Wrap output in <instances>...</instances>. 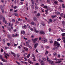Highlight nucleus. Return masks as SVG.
<instances>
[{
    "mask_svg": "<svg viewBox=\"0 0 65 65\" xmlns=\"http://www.w3.org/2000/svg\"><path fill=\"white\" fill-rule=\"evenodd\" d=\"M54 46H55L56 48H57V47H60V43L58 42H57V41H55L54 43V44L53 45Z\"/></svg>",
    "mask_w": 65,
    "mask_h": 65,
    "instance_id": "nucleus-1",
    "label": "nucleus"
},
{
    "mask_svg": "<svg viewBox=\"0 0 65 65\" xmlns=\"http://www.w3.org/2000/svg\"><path fill=\"white\" fill-rule=\"evenodd\" d=\"M39 61L41 63V65H44V62L41 59H39Z\"/></svg>",
    "mask_w": 65,
    "mask_h": 65,
    "instance_id": "nucleus-2",
    "label": "nucleus"
},
{
    "mask_svg": "<svg viewBox=\"0 0 65 65\" xmlns=\"http://www.w3.org/2000/svg\"><path fill=\"white\" fill-rule=\"evenodd\" d=\"M48 62H49V63H50V64L51 65H53V64H54V62L53 61L48 60Z\"/></svg>",
    "mask_w": 65,
    "mask_h": 65,
    "instance_id": "nucleus-3",
    "label": "nucleus"
},
{
    "mask_svg": "<svg viewBox=\"0 0 65 65\" xmlns=\"http://www.w3.org/2000/svg\"><path fill=\"white\" fill-rule=\"evenodd\" d=\"M40 35H44V34H45V33L43 31L41 30L40 31Z\"/></svg>",
    "mask_w": 65,
    "mask_h": 65,
    "instance_id": "nucleus-4",
    "label": "nucleus"
},
{
    "mask_svg": "<svg viewBox=\"0 0 65 65\" xmlns=\"http://www.w3.org/2000/svg\"><path fill=\"white\" fill-rule=\"evenodd\" d=\"M8 26H10L11 28V29H13V27H12V24H11V23H9L8 24Z\"/></svg>",
    "mask_w": 65,
    "mask_h": 65,
    "instance_id": "nucleus-5",
    "label": "nucleus"
},
{
    "mask_svg": "<svg viewBox=\"0 0 65 65\" xmlns=\"http://www.w3.org/2000/svg\"><path fill=\"white\" fill-rule=\"evenodd\" d=\"M34 31L35 32H36V33H38L39 31L38 30H36L37 29L36 28L34 27Z\"/></svg>",
    "mask_w": 65,
    "mask_h": 65,
    "instance_id": "nucleus-6",
    "label": "nucleus"
},
{
    "mask_svg": "<svg viewBox=\"0 0 65 65\" xmlns=\"http://www.w3.org/2000/svg\"><path fill=\"white\" fill-rule=\"evenodd\" d=\"M38 38H35V39H32V40L34 42V43H35L36 41H37V40Z\"/></svg>",
    "mask_w": 65,
    "mask_h": 65,
    "instance_id": "nucleus-7",
    "label": "nucleus"
},
{
    "mask_svg": "<svg viewBox=\"0 0 65 65\" xmlns=\"http://www.w3.org/2000/svg\"><path fill=\"white\" fill-rule=\"evenodd\" d=\"M11 54H12L13 55V56H14V57H15V56H16V54L14 53H13L12 52H11Z\"/></svg>",
    "mask_w": 65,
    "mask_h": 65,
    "instance_id": "nucleus-8",
    "label": "nucleus"
},
{
    "mask_svg": "<svg viewBox=\"0 0 65 65\" xmlns=\"http://www.w3.org/2000/svg\"><path fill=\"white\" fill-rule=\"evenodd\" d=\"M22 28L23 29L25 30V29H26L27 28V26L26 25H24L22 27Z\"/></svg>",
    "mask_w": 65,
    "mask_h": 65,
    "instance_id": "nucleus-9",
    "label": "nucleus"
},
{
    "mask_svg": "<svg viewBox=\"0 0 65 65\" xmlns=\"http://www.w3.org/2000/svg\"><path fill=\"white\" fill-rule=\"evenodd\" d=\"M29 42H29V41H28L26 42V46H28L29 45Z\"/></svg>",
    "mask_w": 65,
    "mask_h": 65,
    "instance_id": "nucleus-10",
    "label": "nucleus"
},
{
    "mask_svg": "<svg viewBox=\"0 0 65 65\" xmlns=\"http://www.w3.org/2000/svg\"><path fill=\"white\" fill-rule=\"evenodd\" d=\"M30 24L31 25H34L35 24V22H31L30 23Z\"/></svg>",
    "mask_w": 65,
    "mask_h": 65,
    "instance_id": "nucleus-11",
    "label": "nucleus"
},
{
    "mask_svg": "<svg viewBox=\"0 0 65 65\" xmlns=\"http://www.w3.org/2000/svg\"><path fill=\"white\" fill-rule=\"evenodd\" d=\"M2 60V61L4 62H7V61L6 60H5L4 59H3Z\"/></svg>",
    "mask_w": 65,
    "mask_h": 65,
    "instance_id": "nucleus-12",
    "label": "nucleus"
},
{
    "mask_svg": "<svg viewBox=\"0 0 65 65\" xmlns=\"http://www.w3.org/2000/svg\"><path fill=\"white\" fill-rule=\"evenodd\" d=\"M60 16L61 17V18H63L64 17V14H63V13H62L60 14Z\"/></svg>",
    "mask_w": 65,
    "mask_h": 65,
    "instance_id": "nucleus-13",
    "label": "nucleus"
},
{
    "mask_svg": "<svg viewBox=\"0 0 65 65\" xmlns=\"http://www.w3.org/2000/svg\"><path fill=\"white\" fill-rule=\"evenodd\" d=\"M24 50H25V51H26V52H28V49L27 48H25V47H24Z\"/></svg>",
    "mask_w": 65,
    "mask_h": 65,
    "instance_id": "nucleus-14",
    "label": "nucleus"
},
{
    "mask_svg": "<svg viewBox=\"0 0 65 65\" xmlns=\"http://www.w3.org/2000/svg\"><path fill=\"white\" fill-rule=\"evenodd\" d=\"M37 45H38V43H36L34 45V47L35 48H36L37 46Z\"/></svg>",
    "mask_w": 65,
    "mask_h": 65,
    "instance_id": "nucleus-15",
    "label": "nucleus"
},
{
    "mask_svg": "<svg viewBox=\"0 0 65 65\" xmlns=\"http://www.w3.org/2000/svg\"><path fill=\"white\" fill-rule=\"evenodd\" d=\"M1 10H3V9H4V7L3 6H1Z\"/></svg>",
    "mask_w": 65,
    "mask_h": 65,
    "instance_id": "nucleus-16",
    "label": "nucleus"
},
{
    "mask_svg": "<svg viewBox=\"0 0 65 65\" xmlns=\"http://www.w3.org/2000/svg\"><path fill=\"white\" fill-rule=\"evenodd\" d=\"M41 25H42V26H44V27H45V24H44V23L43 22H42L41 23Z\"/></svg>",
    "mask_w": 65,
    "mask_h": 65,
    "instance_id": "nucleus-17",
    "label": "nucleus"
},
{
    "mask_svg": "<svg viewBox=\"0 0 65 65\" xmlns=\"http://www.w3.org/2000/svg\"><path fill=\"white\" fill-rule=\"evenodd\" d=\"M35 9L36 11H37L38 10V7L37 6L35 7Z\"/></svg>",
    "mask_w": 65,
    "mask_h": 65,
    "instance_id": "nucleus-18",
    "label": "nucleus"
},
{
    "mask_svg": "<svg viewBox=\"0 0 65 65\" xmlns=\"http://www.w3.org/2000/svg\"><path fill=\"white\" fill-rule=\"evenodd\" d=\"M42 60L44 61H46V58L44 57L42 58Z\"/></svg>",
    "mask_w": 65,
    "mask_h": 65,
    "instance_id": "nucleus-19",
    "label": "nucleus"
},
{
    "mask_svg": "<svg viewBox=\"0 0 65 65\" xmlns=\"http://www.w3.org/2000/svg\"><path fill=\"white\" fill-rule=\"evenodd\" d=\"M52 19H54V18H55V17H57V15H52Z\"/></svg>",
    "mask_w": 65,
    "mask_h": 65,
    "instance_id": "nucleus-20",
    "label": "nucleus"
},
{
    "mask_svg": "<svg viewBox=\"0 0 65 65\" xmlns=\"http://www.w3.org/2000/svg\"><path fill=\"white\" fill-rule=\"evenodd\" d=\"M34 20L35 21V22L37 21V18L36 17L34 18Z\"/></svg>",
    "mask_w": 65,
    "mask_h": 65,
    "instance_id": "nucleus-21",
    "label": "nucleus"
},
{
    "mask_svg": "<svg viewBox=\"0 0 65 65\" xmlns=\"http://www.w3.org/2000/svg\"><path fill=\"white\" fill-rule=\"evenodd\" d=\"M3 44H4L5 43V39H4L3 40Z\"/></svg>",
    "mask_w": 65,
    "mask_h": 65,
    "instance_id": "nucleus-22",
    "label": "nucleus"
},
{
    "mask_svg": "<svg viewBox=\"0 0 65 65\" xmlns=\"http://www.w3.org/2000/svg\"><path fill=\"white\" fill-rule=\"evenodd\" d=\"M31 8L32 9H34V5H31Z\"/></svg>",
    "mask_w": 65,
    "mask_h": 65,
    "instance_id": "nucleus-23",
    "label": "nucleus"
},
{
    "mask_svg": "<svg viewBox=\"0 0 65 65\" xmlns=\"http://www.w3.org/2000/svg\"><path fill=\"white\" fill-rule=\"evenodd\" d=\"M47 2L48 4H50V2H51L50 0H47Z\"/></svg>",
    "mask_w": 65,
    "mask_h": 65,
    "instance_id": "nucleus-24",
    "label": "nucleus"
},
{
    "mask_svg": "<svg viewBox=\"0 0 65 65\" xmlns=\"http://www.w3.org/2000/svg\"><path fill=\"white\" fill-rule=\"evenodd\" d=\"M30 56V54H29L27 55V56L26 58H29Z\"/></svg>",
    "mask_w": 65,
    "mask_h": 65,
    "instance_id": "nucleus-25",
    "label": "nucleus"
},
{
    "mask_svg": "<svg viewBox=\"0 0 65 65\" xmlns=\"http://www.w3.org/2000/svg\"><path fill=\"white\" fill-rule=\"evenodd\" d=\"M16 63H17V64H18V65H21V64H20V63H19V62L17 61H16Z\"/></svg>",
    "mask_w": 65,
    "mask_h": 65,
    "instance_id": "nucleus-26",
    "label": "nucleus"
},
{
    "mask_svg": "<svg viewBox=\"0 0 65 65\" xmlns=\"http://www.w3.org/2000/svg\"><path fill=\"white\" fill-rule=\"evenodd\" d=\"M62 24L63 25V26H64L65 25V21H63L62 22Z\"/></svg>",
    "mask_w": 65,
    "mask_h": 65,
    "instance_id": "nucleus-27",
    "label": "nucleus"
},
{
    "mask_svg": "<svg viewBox=\"0 0 65 65\" xmlns=\"http://www.w3.org/2000/svg\"><path fill=\"white\" fill-rule=\"evenodd\" d=\"M62 6L63 8H65V6L64 5V4H62Z\"/></svg>",
    "mask_w": 65,
    "mask_h": 65,
    "instance_id": "nucleus-28",
    "label": "nucleus"
},
{
    "mask_svg": "<svg viewBox=\"0 0 65 65\" xmlns=\"http://www.w3.org/2000/svg\"><path fill=\"white\" fill-rule=\"evenodd\" d=\"M44 8H47V6H45L43 7Z\"/></svg>",
    "mask_w": 65,
    "mask_h": 65,
    "instance_id": "nucleus-29",
    "label": "nucleus"
},
{
    "mask_svg": "<svg viewBox=\"0 0 65 65\" xmlns=\"http://www.w3.org/2000/svg\"><path fill=\"white\" fill-rule=\"evenodd\" d=\"M53 55L55 56H57V53L55 52H54Z\"/></svg>",
    "mask_w": 65,
    "mask_h": 65,
    "instance_id": "nucleus-30",
    "label": "nucleus"
},
{
    "mask_svg": "<svg viewBox=\"0 0 65 65\" xmlns=\"http://www.w3.org/2000/svg\"><path fill=\"white\" fill-rule=\"evenodd\" d=\"M47 39H45L44 41V43H46V42H47Z\"/></svg>",
    "mask_w": 65,
    "mask_h": 65,
    "instance_id": "nucleus-31",
    "label": "nucleus"
},
{
    "mask_svg": "<svg viewBox=\"0 0 65 65\" xmlns=\"http://www.w3.org/2000/svg\"><path fill=\"white\" fill-rule=\"evenodd\" d=\"M58 1L59 2H63V3L64 2V1H62V0H58Z\"/></svg>",
    "mask_w": 65,
    "mask_h": 65,
    "instance_id": "nucleus-32",
    "label": "nucleus"
},
{
    "mask_svg": "<svg viewBox=\"0 0 65 65\" xmlns=\"http://www.w3.org/2000/svg\"><path fill=\"white\" fill-rule=\"evenodd\" d=\"M29 62V64H33V62H32L31 61L29 62Z\"/></svg>",
    "mask_w": 65,
    "mask_h": 65,
    "instance_id": "nucleus-33",
    "label": "nucleus"
},
{
    "mask_svg": "<svg viewBox=\"0 0 65 65\" xmlns=\"http://www.w3.org/2000/svg\"><path fill=\"white\" fill-rule=\"evenodd\" d=\"M48 51H46L45 53V55H47V54H48Z\"/></svg>",
    "mask_w": 65,
    "mask_h": 65,
    "instance_id": "nucleus-34",
    "label": "nucleus"
},
{
    "mask_svg": "<svg viewBox=\"0 0 65 65\" xmlns=\"http://www.w3.org/2000/svg\"><path fill=\"white\" fill-rule=\"evenodd\" d=\"M44 38H42L41 39V41H44Z\"/></svg>",
    "mask_w": 65,
    "mask_h": 65,
    "instance_id": "nucleus-35",
    "label": "nucleus"
},
{
    "mask_svg": "<svg viewBox=\"0 0 65 65\" xmlns=\"http://www.w3.org/2000/svg\"><path fill=\"white\" fill-rule=\"evenodd\" d=\"M14 15L15 16H18V14L16 13H14Z\"/></svg>",
    "mask_w": 65,
    "mask_h": 65,
    "instance_id": "nucleus-36",
    "label": "nucleus"
},
{
    "mask_svg": "<svg viewBox=\"0 0 65 65\" xmlns=\"http://www.w3.org/2000/svg\"><path fill=\"white\" fill-rule=\"evenodd\" d=\"M40 14L39 13H38L37 14L36 16L37 17V16H40Z\"/></svg>",
    "mask_w": 65,
    "mask_h": 65,
    "instance_id": "nucleus-37",
    "label": "nucleus"
},
{
    "mask_svg": "<svg viewBox=\"0 0 65 65\" xmlns=\"http://www.w3.org/2000/svg\"><path fill=\"white\" fill-rule=\"evenodd\" d=\"M61 40V39L60 38H59L57 40V41H60V40Z\"/></svg>",
    "mask_w": 65,
    "mask_h": 65,
    "instance_id": "nucleus-38",
    "label": "nucleus"
},
{
    "mask_svg": "<svg viewBox=\"0 0 65 65\" xmlns=\"http://www.w3.org/2000/svg\"><path fill=\"white\" fill-rule=\"evenodd\" d=\"M50 43L52 44L53 43V41L52 40H51L50 41Z\"/></svg>",
    "mask_w": 65,
    "mask_h": 65,
    "instance_id": "nucleus-39",
    "label": "nucleus"
},
{
    "mask_svg": "<svg viewBox=\"0 0 65 65\" xmlns=\"http://www.w3.org/2000/svg\"><path fill=\"white\" fill-rule=\"evenodd\" d=\"M3 22H4L5 21V18H4V17L3 18Z\"/></svg>",
    "mask_w": 65,
    "mask_h": 65,
    "instance_id": "nucleus-40",
    "label": "nucleus"
},
{
    "mask_svg": "<svg viewBox=\"0 0 65 65\" xmlns=\"http://www.w3.org/2000/svg\"><path fill=\"white\" fill-rule=\"evenodd\" d=\"M12 22H13V23H14V22H15V20H14V19H13L12 20Z\"/></svg>",
    "mask_w": 65,
    "mask_h": 65,
    "instance_id": "nucleus-41",
    "label": "nucleus"
},
{
    "mask_svg": "<svg viewBox=\"0 0 65 65\" xmlns=\"http://www.w3.org/2000/svg\"><path fill=\"white\" fill-rule=\"evenodd\" d=\"M52 19L50 18L49 19V22H52Z\"/></svg>",
    "mask_w": 65,
    "mask_h": 65,
    "instance_id": "nucleus-42",
    "label": "nucleus"
},
{
    "mask_svg": "<svg viewBox=\"0 0 65 65\" xmlns=\"http://www.w3.org/2000/svg\"><path fill=\"white\" fill-rule=\"evenodd\" d=\"M8 30L10 32H11V29L10 28H9Z\"/></svg>",
    "mask_w": 65,
    "mask_h": 65,
    "instance_id": "nucleus-43",
    "label": "nucleus"
},
{
    "mask_svg": "<svg viewBox=\"0 0 65 65\" xmlns=\"http://www.w3.org/2000/svg\"><path fill=\"white\" fill-rule=\"evenodd\" d=\"M56 21V19H53V21L54 22H55Z\"/></svg>",
    "mask_w": 65,
    "mask_h": 65,
    "instance_id": "nucleus-44",
    "label": "nucleus"
},
{
    "mask_svg": "<svg viewBox=\"0 0 65 65\" xmlns=\"http://www.w3.org/2000/svg\"><path fill=\"white\" fill-rule=\"evenodd\" d=\"M57 14L58 15H60V12H57Z\"/></svg>",
    "mask_w": 65,
    "mask_h": 65,
    "instance_id": "nucleus-45",
    "label": "nucleus"
},
{
    "mask_svg": "<svg viewBox=\"0 0 65 65\" xmlns=\"http://www.w3.org/2000/svg\"><path fill=\"white\" fill-rule=\"evenodd\" d=\"M20 55L19 54H17V57H20Z\"/></svg>",
    "mask_w": 65,
    "mask_h": 65,
    "instance_id": "nucleus-46",
    "label": "nucleus"
},
{
    "mask_svg": "<svg viewBox=\"0 0 65 65\" xmlns=\"http://www.w3.org/2000/svg\"><path fill=\"white\" fill-rule=\"evenodd\" d=\"M57 3H58V2H57L55 1L54 2V4H55L57 5Z\"/></svg>",
    "mask_w": 65,
    "mask_h": 65,
    "instance_id": "nucleus-47",
    "label": "nucleus"
},
{
    "mask_svg": "<svg viewBox=\"0 0 65 65\" xmlns=\"http://www.w3.org/2000/svg\"><path fill=\"white\" fill-rule=\"evenodd\" d=\"M0 58L2 60L3 59V57H2V56L1 55L0 56Z\"/></svg>",
    "mask_w": 65,
    "mask_h": 65,
    "instance_id": "nucleus-48",
    "label": "nucleus"
},
{
    "mask_svg": "<svg viewBox=\"0 0 65 65\" xmlns=\"http://www.w3.org/2000/svg\"><path fill=\"white\" fill-rule=\"evenodd\" d=\"M5 48L6 49H7V50H8V49H9V48L8 47H5Z\"/></svg>",
    "mask_w": 65,
    "mask_h": 65,
    "instance_id": "nucleus-49",
    "label": "nucleus"
},
{
    "mask_svg": "<svg viewBox=\"0 0 65 65\" xmlns=\"http://www.w3.org/2000/svg\"><path fill=\"white\" fill-rule=\"evenodd\" d=\"M31 1L32 3V4H34V1H33V0H31Z\"/></svg>",
    "mask_w": 65,
    "mask_h": 65,
    "instance_id": "nucleus-50",
    "label": "nucleus"
},
{
    "mask_svg": "<svg viewBox=\"0 0 65 65\" xmlns=\"http://www.w3.org/2000/svg\"><path fill=\"white\" fill-rule=\"evenodd\" d=\"M61 35L62 36H65V35H64V33L61 34Z\"/></svg>",
    "mask_w": 65,
    "mask_h": 65,
    "instance_id": "nucleus-51",
    "label": "nucleus"
},
{
    "mask_svg": "<svg viewBox=\"0 0 65 65\" xmlns=\"http://www.w3.org/2000/svg\"><path fill=\"white\" fill-rule=\"evenodd\" d=\"M8 38H10V36L9 35H8Z\"/></svg>",
    "mask_w": 65,
    "mask_h": 65,
    "instance_id": "nucleus-52",
    "label": "nucleus"
},
{
    "mask_svg": "<svg viewBox=\"0 0 65 65\" xmlns=\"http://www.w3.org/2000/svg\"><path fill=\"white\" fill-rule=\"evenodd\" d=\"M7 44L8 46H9L10 45V43H7Z\"/></svg>",
    "mask_w": 65,
    "mask_h": 65,
    "instance_id": "nucleus-53",
    "label": "nucleus"
},
{
    "mask_svg": "<svg viewBox=\"0 0 65 65\" xmlns=\"http://www.w3.org/2000/svg\"><path fill=\"white\" fill-rule=\"evenodd\" d=\"M52 50H53V51H55V50H56V48H55V47L53 48H52Z\"/></svg>",
    "mask_w": 65,
    "mask_h": 65,
    "instance_id": "nucleus-54",
    "label": "nucleus"
},
{
    "mask_svg": "<svg viewBox=\"0 0 65 65\" xmlns=\"http://www.w3.org/2000/svg\"><path fill=\"white\" fill-rule=\"evenodd\" d=\"M58 9H61V8H62V7L61 6H59L58 7Z\"/></svg>",
    "mask_w": 65,
    "mask_h": 65,
    "instance_id": "nucleus-55",
    "label": "nucleus"
},
{
    "mask_svg": "<svg viewBox=\"0 0 65 65\" xmlns=\"http://www.w3.org/2000/svg\"><path fill=\"white\" fill-rule=\"evenodd\" d=\"M17 8V6H15V7H13V8L14 9H16Z\"/></svg>",
    "mask_w": 65,
    "mask_h": 65,
    "instance_id": "nucleus-56",
    "label": "nucleus"
},
{
    "mask_svg": "<svg viewBox=\"0 0 65 65\" xmlns=\"http://www.w3.org/2000/svg\"><path fill=\"white\" fill-rule=\"evenodd\" d=\"M13 31L14 32H15L17 31V29H15Z\"/></svg>",
    "mask_w": 65,
    "mask_h": 65,
    "instance_id": "nucleus-57",
    "label": "nucleus"
},
{
    "mask_svg": "<svg viewBox=\"0 0 65 65\" xmlns=\"http://www.w3.org/2000/svg\"><path fill=\"white\" fill-rule=\"evenodd\" d=\"M1 1L3 3L4 2V0H1Z\"/></svg>",
    "mask_w": 65,
    "mask_h": 65,
    "instance_id": "nucleus-58",
    "label": "nucleus"
},
{
    "mask_svg": "<svg viewBox=\"0 0 65 65\" xmlns=\"http://www.w3.org/2000/svg\"><path fill=\"white\" fill-rule=\"evenodd\" d=\"M3 16L2 15H0V19H2Z\"/></svg>",
    "mask_w": 65,
    "mask_h": 65,
    "instance_id": "nucleus-59",
    "label": "nucleus"
},
{
    "mask_svg": "<svg viewBox=\"0 0 65 65\" xmlns=\"http://www.w3.org/2000/svg\"><path fill=\"white\" fill-rule=\"evenodd\" d=\"M59 60V59H57V58H55L54 59V60L55 61V60Z\"/></svg>",
    "mask_w": 65,
    "mask_h": 65,
    "instance_id": "nucleus-60",
    "label": "nucleus"
},
{
    "mask_svg": "<svg viewBox=\"0 0 65 65\" xmlns=\"http://www.w3.org/2000/svg\"><path fill=\"white\" fill-rule=\"evenodd\" d=\"M15 36V35H14L12 34V37H13L14 38Z\"/></svg>",
    "mask_w": 65,
    "mask_h": 65,
    "instance_id": "nucleus-61",
    "label": "nucleus"
},
{
    "mask_svg": "<svg viewBox=\"0 0 65 65\" xmlns=\"http://www.w3.org/2000/svg\"><path fill=\"white\" fill-rule=\"evenodd\" d=\"M21 20H22L20 18H19L18 19V21H21Z\"/></svg>",
    "mask_w": 65,
    "mask_h": 65,
    "instance_id": "nucleus-62",
    "label": "nucleus"
},
{
    "mask_svg": "<svg viewBox=\"0 0 65 65\" xmlns=\"http://www.w3.org/2000/svg\"><path fill=\"white\" fill-rule=\"evenodd\" d=\"M19 23V21H17L16 23V24L17 25Z\"/></svg>",
    "mask_w": 65,
    "mask_h": 65,
    "instance_id": "nucleus-63",
    "label": "nucleus"
},
{
    "mask_svg": "<svg viewBox=\"0 0 65 65\" xmlns=\"http://www.w3.org/2000/svg\"><path fill=\"white\" fill-rule=\"evenodd\" d=\"M62 39L65 40V37H62Z\"/></svg>",
    "mask_w": 65,
    "mask_h": 65,
    "instance_id": "nucleus-64",
    "label": "nucleus"
}]
</instances>
